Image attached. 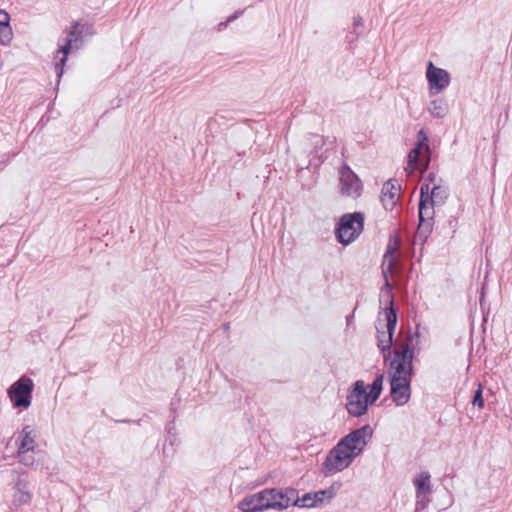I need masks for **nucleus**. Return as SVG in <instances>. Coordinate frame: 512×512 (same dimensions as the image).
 I'll list each match as a JSON object with an SVG mask.
<instances>
[{
    "instance_id": "obj_33",
    "label": "nucleus",
    "mask_w": 512,
    "mask_h": 512,
    "mask_svg": "<svg viewBox=\"0 0 512 512\" xmlns=\"http://www.w3.org/2000/svg\"><path fill=\"white\" fill-rule=\"evenodd\" d=\"M430 187L428 184H422L420 188V199H426V196L429 195Z\"/></svg>"
},
{
    "instance_id": "obj_28",
    "label": "nucleus",
    "mask_w": 512,
    "mask_h": 512,
    "mask_svg": "<svg viewBox=\"0 0 512 512\" xmlns=\"http://www.w3.org/2000/svg\"><path fill=\"white\" fill-rule=\"evenodd\" d=\"M370 387V392L367 393L368 395V401L373 404L380 396L381 391L377 389L376 387H373L372 385Z\"/></svg>"
},
{
    "instance_id": "obj_17",
    "label": "nucleus",
    "mask_w": 512,
    "mask_h": 512,
    "mask_svg": "<svg viewBox=\"0 0 512 512\" xmlns=\"http://www.w3.org/2000/svg\"><path fill=\"white\" fill-rule=\"evenodd\" d=\"M267 502L266 495H264V490L253 494L251 496L245 497L242 501L239 502L238 507L243 512H259L270 509L269 507H262Z\"/></svg>"
},
{
    "instance_id": "obj_26",
    "label": "nucleus",
    "mask_w": 512,
    "mask_h": 512,
    "mask_svg": "<svg viewBox=\"0 0 512 512\" xmlns=\"http://www.w3.org/2000/svg\"><path fill=\"white\" fill-rule=\"evenodd\" d=\"M472 405L477 406L479 408L484 407V399L482 395V387L479 385L478 389L475 391L473 399H472Z\"/></svg>"
},
{
    "instance_id": "obj_22",
    "label": "nucleus",
    "mask_w": 512,
    "mask_h": 512,
    "mask_svg": "<svg viewBox=\"0 0 512 512\" xmlns=\"http://www.w3.org/2000/svg\"><path fill=\"white\" fill-rule=\"evenodd\" d=\"M15 488L16 492L14 494V504L18 506L27 504L31 499L30 493L27 490V484L23 481H19Z\"/></svg>"
},
{
    "instance_id": "obj_35",
    "label": "nucleus",
    "mask_w": 512,
    "mask_h": 512,
    "mask_svg": "<svg viewBox=\"0 0 512 512\" xmlns=\"http://www.w3.org/2000/svg\"><path fill=\"white\" fill-rule=\"evenodd\" d=\"M223 328H224L225 331L228 330L229 329V323L223 324Z\"/></svg>"
},
{
    "instance_id": "obj_3",
    "label": "nucleus",
    "mask_w": 512,
    "mask_h": 512,
    "mask_svg": "<svg viewBox=\"0 0 512 512\" xmlns=\"http://www.w3.org/2000/svg\"><path fill=\"white\" fill-rule=\"evenodd\" d=\"M391 306L385 309L386 323L382 324L380 321L376 326L378 336H377V346L383 352L388 354V356L392 353V345H393V334L397 324V314L395 309L393 308V301H390ZM386 354L384 357L386 358Z\"/></svg>"
},
{
    "instance_id": "obj_5",
    "label": "nucleus",
    "mask_w": 512,
    "mask_h": 512,
    "mask_svg": "<svg viewBox=\"0 0 512 512\" xmlns=\"http://www.w3.org/2000/svg\"><path fill=\"white\" fill-rule=\"evenodd\" d=\"M346 401V409L351 416L361 417L366 414L371 403L368 401L366 385L363 380H357L353 384L347 394Z\"/></svg>"
},
{
    "instance_id": "obj_14",
    "label": "nucleus",
    "mask_w": 512,
    "mask_h": 512,
    "mask_svg": "<svg viewBox=\"0 0 512 512\" xmlns=\"http://www.w3.org/2000/svg\"><path fill=\"white\" fill-rule=\"evenodd\" d=\"M333 496L334 493L332 489L320 490L314 493H306L302 497L297 495L294 500V506L301 508L317 507L324 503L325 497L330 500L333 498Z\"/></svg>"
},
{
    "instance_id": "obj_25",
    "label": "nucleus",
    "mask_w": 512,
    "mask_h": 512,
    "mask_svg": "<svg viewBox=\"0 0 512 512\" xmlns=\"http://www.w3.org/2000/svg\"><path fill=\"white\" fill-rule=\"evenodd\" d=\"M414 148H418V150L422 153H423V150H425L426 154L430 155V148L428 145V137L422 129L417 134V142H416Z\"/></svg>"
},
{
    "instance_id": "obj_4",
    "label": "nucleus",
    "mask_w": 512,
    "mask_h": 512,
    "mask_svg": "<svg viewBox=\"0 0 512 512\" xmlns=\"http://www.w3.org/2000/svg\"><path fill=\"white\" fill-rule=\"evenodd\" d=\"M355 458L352 457L344 447L337 443L327 454L324 462L321 465V472L324 476H332L338 472L343 471L353 462Z\"/></svg>"
},
{
    "instance_id": "obj_20",
    "label": "nucleus",
    "mask_w": 512,
    "mask_h": 512,
    "mask_svg": "<svg viewBox=\"0 0 512 512\" xmlns=\"http://www.w3.org/2000/svg\"><path fill=\"white\" fill-rule=\"evenodd\" d=\"M9 21V14L4 10H0V43L2 45L9 44L13 37Z\"/></svg>"
},
{
    "instance_id": "obj_1",
    "label": "nucleus",
    "mask_w": 512,
    "mask_h": 512,
    "mask_svg": "<svg viewBox=\"0 0 512 512\" xmlns=\"http://www.w3.org/2000/svg\"><path fill=\"white\" fill-rule=\"evenodd\" d=\"M414 336L409 333L396 341L393 358L390 361L389 379H411L413 376Z\"/></svg>"
},
{
    "instance_id": "obj_27",
    "label": "nucleus",
    "mask_w": 512,
    "mask_h": 512,
    "mask_svg": "<svg viewBox=\"0 0 512 512\" xmlns=\"http://www.w3.org/2000/svg\"><path fill=\"white\" fill-rule=\"evenodd\" d=\"M428 503L429 499L427 495H421L420 497H418V495L416 494V511L425 509Z\"/></svg>"
},
{
    "instance_id": "obj_12",
    "label": "nucleus",
    "mask_w": 512,
    "mask_h": 512,
    "mask_svg": "<svg viewBox=\"0 0 512 512\" xmlns=\"http://www.w3.org/2000/svg\"><path fill=\"white\" fill-rule=\"evenodd\" d=\"M426 77L431 91L435 94L442 92L450 83L449 73L442 68L434 66L432 62L428 63Z\"/></svg>"
},
{
    "instance_id": "obj_24",
    "label": "nucleus",
    "mask_w": 512,
    "mask_h": 512,
    "mask_svg": "<svg viewBox=\"0 0 512 512\" xmlns=\"http://www.w3.org/2000/svg\"><path fill=\"white\" fill-rule=\"evenodd\" d=\"M428 197L430 202L434 203L435 205H441L448 197V189L440 185H435L431 189L430 196Z\"/></svg>"
},
{
    "instance_id": "obj_34",
    "label": "nucleus",
    "mask_w": 512,
    "mask_h": 512,
    "mask_svg": "<svg viewBox=\"0 0 512 512\" xmlns=\"http://www.w3.org/2000/svg\"><path fill=\"white\" fill-rule=\"evenodd\" d=\"M389 274L390 273L382 274L383 278H384V281H385L383 288L386 289L388 293H390L391 289H392L391 284H390L389 279H388V275Z\"/></svg>"
},
{
    "instance_id": "obj_6",
    "label": "nucleus",
    "mask_w": 512,
    "mask_h": 512,
    "mask_svg": "<svg viewBox=\"0 0 512 512\" xmlns=\"http://www.w3.org/2000/svg\"><path fill=\"white\" fill-rule=\"evenodd\" d=\"M34 383L31 378L21 376L7 390L9 399L15 408L27 409L31 405Z\"/></svg>"
},
{
    "instance_id": "obj_7",
    "label": "nucleus",
    "mask_w": 512,
    "mask_h": 512,
    "mask_svg": "<svg viewBox=\"0 0 512 512\" xmlns=\"http://www.w3.org/2000/svg\"><path fill=\"white\" fill-rule=\"evenodd\" d=\"M372 434L373 430L371 426L367 424L353 430L338 443L344 447L345 451L352 455V457L356 458L364 450Z\"/></svg>"
},
{
    "instance_id": "obj_2",
    "label": "nucleus",
    "mask_w": 512,
    "mask_h": 512,
    "mask_svg": "<svg viewBox=\"0 0 512 512\" xmlns=\"http://www.w3.org/2000/svg\"><path fill=\"white\" fill-rule=\"evenodd\" d=\"M364 225V215L361 212L344 214L336 227L337 240L348 245L352 243L362 232Z\"/></svg>"
},
{
    "instance_id": "obj_30",
    "label": "nucleus",
    "mask_w": 512,
    "mask_h": 512,
    "mask_svg": "<svg viewBox=\"0 0 512 512\" xmlns=\"http://www.w3.org/2000/svg\"><path fill=\"white\" fill-rule=\"evenodd\" d=\"M363 24H364V21H363L362 17L358 16V17L354 18L353 27H354V34H355V36H353L350 39V41H353V40H355L358 37L359 33L357 32V28L363 26Z\"/></svg>"
},
{
    "instance_id": "obj_16",
    "label": "nucleus",
    "mask_w": 512,
    "mask_h": 512,
    "mask_svg": "<svg viewBox=\"0 0 512 512\" xmlns=\"http://www.w3.org/2000/svg\"><path fill=\"white\" fill-rule=\"evenodd\" d=\"M400 247V240L396 236H390L389 242L383 256L382 261V274L393 273L396 267L397 261L395 258V253Z\"/></svg>"
},
{
    "instance_id": "obj_15",
    "label": "nucleus",
    "mask_w": 512,
    "mask_h": 512,
    "mask_svg": "<svg viewBox=\"0 0 512 512\" xmlns=\"http://www.w3.org/2000/svg\"><path fill=\"white\" fill-rule=\"evenodd\" d=\"M400 198V185L396 180H388L383 184L381 190V202L383 207L391 211L396 206Z\"/></svg>"
},
{
    "instance_id": "obj_10",
    "label": "nucleus",
    "mask_w": 512,
    "mask_h": 512,
    "mask_svg": "<svg viewBox=\"0 0 512 512\" xmlns=\"http://www.w3.org/2000/svg\"><path fill=\"white\" fill-rule=\"evenodd\" d=\"M434 203L426 199H420L419 202V226L416 231L415 240L424 242L432 231V220L434 217Z\"/></svg>"
},
{
    "instance_id": "obj_9",
    "label": "nucleus",
    "mask_w": 512,
    "mask_h": 512,
    "mask_svg": "<svg viewBox=\"0 0 512 512\" xmlns=\"http://www.w3.org/2000/svg\"><path fill=\"white\" fill-rule=\"evenodd\" d=\"M93 33V27L89 24H79L75 23L71 30L69 31V38L67 39L64 46L59 49V52L63 54V57L59 60L55 65V69L57 72V76L60 78L63 74V66L67 61V55L72 49V44L74 42L82 40V38L87 34Z\"/></svg>"
},
{
    "instance_id": "obj_19",
    "label": "nucleus",
    "mask_w": 512,
    "mask_h": 512,
    "mask_svg": "<svg viewBox=\"0 0 512 512\" xmlns=\"http://www.w3.org/2000/svg\"><path fill=\"white\" fill-rule=\"evenodd\" d=\"M423 153L418 150V148H413L408 154V166L411 170H416L422 168V170H426L430 163V155Z\"/></svg>"
},
{
    "instance_id": "obj_31",
    "label": "nucleus",
    "mask_w": 512,
    "mask_h": 512,
    "mask_svg": "<svg viewBox=\"0 0 512 512\" xmlns=\"http://www.w3.org/2000/svg\"><path fill=\"white\" fill-rule=\"evenodd\" d=\"M242 13H243V11H237L232 16L228 17L226 22L219 23L218 30H222L223 28H225L227 26V23L232 22L233 20L237 19Z\"/></svg>"
},
{
    "instance_id": "obj_23",
    "label": "nucleus",
    "mask_w": 512,
    "mask_h": 512,
    "mask_svg": "<svg viewBox=\"0 0 512 512\" xmlns=\"http://www.w3.org/2000/svg\"><path fill=\"white\" fill-rule=\"evenodd\" d=\"M428 110L433 117L443 118L448 112V105L445 100L436 99L431 101Z\"/></svg>"
},
{
    "instance_id": "obj_8",
    "label": "nucleus",
    "mask_w": 512,
    "mask_h": 512,
    "mask_svg": "<svg viewBox=\"0 0 512 512\" xmlns=\"http://www.w3.org/2000/svg\"><path fill=\"white\" fill-rule=\"evenodd\" d=\"M264 495H266L267 502L263 507H269L270 509L283 510L288 508L291 504L294 506V500L297 496V490L294 488H272L265 489Z\"/></svg>"
},
{
    "instance_id": "obj_18",
    "label": "nucleus",
    "mask_w": 512,
    "mask_h": 512,
    "mask_svg": "<svg viewBox=\"0 0 512 512\" xmlns=\"http://www.w3.org/2000/svg\"><path fill=\"white\" fill-rule=\"evenodd\" d=\"M18 451L17 454L24 452L34 451L36 446V432L31 426L26 425L23 427L18 437Z\"/></svg>"
},
{
    "instance_id": "obj_21",
    "label": "nucleus",
    "mask_w": 512,
    "mask_h": 512,
    "mask_svg": "<svg viewBox=\"0 0 512 512\" xmlns=\"http://www.w3.org/2000/svg\"><path fill=\"white\" fill-rule=\"evenodd\" d=\"M430 478L431 476L428 472H422L414 479L418 497L428 495L431 492Z\"/></svg>"
},
{
    "instance_id": "obj_13",
    "label": "nucleus",
    "mask_w": 512,
    "mask_h": 512,
    "mask_svg": "<svg viewBox=\"0 0 512 512\" xmlns=\"http://www.w3.org/2000/svg\"><path fill=\"white\" fill-rule=\"evenodd\" d=\"M390 395L397 406H403L411 398V379H390Z\"/></svg>"
},
{
    "instance_id": "obj_29",
    "label": "nucleus",
    "mask_w": 512,
    "mask_h": 512,
    "mask_svg": "<svg viewBox=\"0 0 512 512\" xmlns=\"http://www.w3.org/2000/svg\"><path fill=\"white\" fill-rule=\"evenodd\" d=\"M20 463L24 465H32L34 463V457L29 455L28 452L18 454Z\"/></svg>"
},
{
    "instance_id": "obj_32",
    "label": "nucleus",
    "mask_w": 512,
    "mask_h": 512,
    "mask_svg": "<svg viewBox=\"0 0 512 512\" xmlns=\"http://www.w3.org/2000/svg\"><path fill=\"white\" fill-rule=\"evenodd\" d=\"M383 380H384V374H379L377 375V377L374 379V381L372 382V386L373 387H376L377 389H379L381 392H382V389H383Z\"/></svg>"
},
{
    "instance_id": "obj_11",
    "label": "nucleus",
    "mask_w": 512,
    "mask_h": 512,
    "mask_svg": "<svg viewBox=\"0 0 512 512\" xmlns=\"http://www.w3.org/2000/svg\"><path fill=\"white\" fill-rule=\"evenodd\" d=\"M362 183L359 177L345 165L340 170V191L342 195L356 198L360 196Z\"/></svg>"
}]
</instances>
